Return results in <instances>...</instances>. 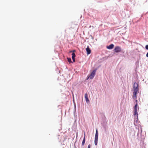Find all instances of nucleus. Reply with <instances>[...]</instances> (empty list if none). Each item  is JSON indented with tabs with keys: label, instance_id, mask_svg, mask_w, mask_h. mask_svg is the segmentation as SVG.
I'll return each mask as SVG.
<instances>
[{
	"label": "nucleus",
	"instance_id": "1",
	"mask_svg": "<svg viewBox=\"0 0 148 148\" xmlns=\"http://www.w3.org/2000/svg\"><path fill=\"white\" fill-rule=\"evenodd\" d=\"M138 84L136 83L135 82L134 84V92H133V98L135 100L137 98V94L139 90V89L138 88Z\"/></svg>",
	"mask_w": 148,
	"mask_h": 148
},
{
	"label": "nucleus",
	"instance_id": "2",
	"mask_svg": "<svg viewBox=\"0 0 148 148\" xmlns=\"http://www.w3.org/2000/svg\"><path fill=\"white\" fill-rule=\"evenodd\" d=\"M96 72V70H93L90 73V75L88 76V78H87V79H88L89 78L92 79H93L95 75Z\"/></svg>",
	"mask_w": 148,
	"mask_h": 148
},
{
	"label": "nucleus",
	"instance_id": "3",
	"mask_svg": "<svg viewBox=\"0 0 148 148\" xmlns=\"http://www.w3.org/2000/svg\"><path fill=\"white\" fill-rule=\"evenodd\" d=\"M114 51L115 53H119L121 51V48L119 46H116L115 47Z\"/></svg>",
	"mask_w": 148,
	"mask_h": 148
},
{
	"label": "nucleus",
	"instance_id": "4",
	"mask_svg": "<svg viewBox=\"0 0 148 148\" xmlns=\"http://www.w3.org/2000/svg\"><path fill=\"white\" fill-rule=\"evenodd\" d=\"M86 51L87 55H88L91 53V50L89 48L88 46L87 48L86 49Z\"/></svg>",
	"mask_w": 148,
	"mask_h": 148
},
{
	"label": "nucleus",
	"instance_id": "5",
	"mask_svg": "<svg viewBox=\"0 0 148 148\" xmlns=\"http://www.w3.org/2000/svg\"><path fill=\"white\" fill-rule=\"evenodd\" d=\"M114 46V45L113 44H110L107 47V48L109 49H113Z\"/></svg>",
	"mask_w": 148,
	"mask_h": 148
},
{
	"label": "nucleus",
	"instance_id": "6",
	"mask_svg": "<svg viewBox=\"0 0 148 148\" xmlns=\"http://www.w3.org/2000/svg\"><path fill=\"white\" fill-rule=\"evenodd\" d=\"M85 98L86 102H89V101L88 99V95L87 93L85 94Z\"/></svg>",
	"mask_w": 148,
	"mask_h": 148
},
{
	"label": "nucleus",
	"instance_id": "7",
	"mask_svg": "<svg viewBox=\"0 0 148 148\" xmlns=\"http://www.w3.org/2000/svg\"><path fill=\"white\" fill-rule=\"evenodd\" d=\"M75 51V50H74V51H70V52H73L72 53V58H75V55L74 52Z\"/></svg>",
	"mask_w": 148,
	"mask_h": 148
},
{
	"label": "nucleus",
	"instance_id": "8",
	"mask_svg": "<svg viewBox=\"0 0 148 148\" xmlns=\"http://www.w3.org/2000/svg\"><path fill=\"white\" fill-rule=\"evenodd\" d=\"M98 132L97 130V129L96 130V134L95 136V139H97L98 138Z\"/></svg>",
	"mask_w": 148,
	"mask_h": 148
},
{
	"label": "nucleus",
	"instance_id": "9",
	"mask_svg": "<svg viewBox=\"0 0 148 148\" xmlns=\"http://www.w3.org/2000/svg\"><path fill=\"white\" fill-rule=\"evenodd\" d=\"M136 103L134 107V110H137V107H138L137 103V100H136Z\"/></svg>",
	"mask_w": 148,
	"mask_h": 148
},
{
	"label": "nucleus",
	"instance_id": "10",
	"mask_svg": "<svg viewBox=\"0 0 148 148\" xmlns=\"http://www.w3.org/2000/svg\"><path fill=\"white\" fill-rule=\"evenodd\" d=\"M85 134H84V139H83V141H82V144L83 145H84V144L85 142Z\"/></svg>",
	"mask_w": 148,
	"mask_h": 148
},
{
	"label": "nucleus",
	"instance_id": "11",
	"mask_svg": "<svg viewBox=\"0 0 148 148\" xmlns=\"http://www.w3.org/2000/svg\"><path fill=\"white\" fill-rule=\"evenodd\" d=\"M98 139L95 138V144L96 145L97 144Z\"/></svg>",
	"mask_w": 148,
	"mask_h": 148
},
{
	"label": "nucleus",
	"instance_id": "12",
	"mask_svg": "<svg viewBox=\"0 0 148 148\" xmlns=\"http://www.w3.org/2000/svg\"><path fill=\"white\" fill-rule=\"evenodd\" d=\"M134 115H136L137 116H138V114L137 110H134Z\"/></svg>",
	"mask_w": 148,
	"mask_h": 148
},
{
	"label": "nucleus",
	"instance_id": "13",
	"mask_svg": "<svg viewBox=\"0 0 148 148\" xmlns=\"http://www.w3.org/2000/svg\"><path fill=\"white\" fill-rule=\"evenodd\" d=\"M67 60H68V61L69 63H70V62H71V58H67Z\"/></svg>",
	"mask_w": 148,
	"mask_h": 148
},
{
	"label": "nucleus",
	"instance_id": "14",
	"mask_svg": "<svg viewBox=\"0 0 148 148\" xmlns=\"http://www.w3.org/2000/svg\"><path fill=\"white\" fill-rule=\"evenodd\" d=\"M145 48L146 49L148 50V45H147L145 46Z\"/></svg>",
	"mask_w": 148,
	"mask_h": 148
},
{
	"label": "nucleus",
	"instance_id": "15",
	"mask_svg": "<svg viewBox=\"0 0 148 148\" xmlns=\"http://www.w3.org/2000/svg\"><path fill=\"white\" fill-rule=\"evenodd\" d=\"M73 62H75V58H72Z\"/></svg>",
	"mask_w": 148,
	"mask_h": 148
},
{
	"label": "nucleus",
	"instance_id": "16",
	"mask_svg": "<svg viewBox=\"0 0 148 148\" xmlns=\"http://www.w3.org/2000/svg\"><path fill=\"white\" fill-rule=\"evenodd\" d=\"M90 145H89L88 146V148H90Z\"/></svg>",
	"mask_w": 148,
	"mask_h": 148
},
{
	"label": "nucleus",
	"instance_id": "17",
	"mask_svg": "<svg viewBox=\"0 0 148 148\" xmlns=\"http://www.w3.org/2000/svg\"><path fill=\"white\" fill-rule=\"evenodd\" d=\"M146 56L147 57H148V52L147 53V54L146 55Z\"/></svg>",
	"mask_w": 148,
	"mask_h": 148
}]
</instances>
